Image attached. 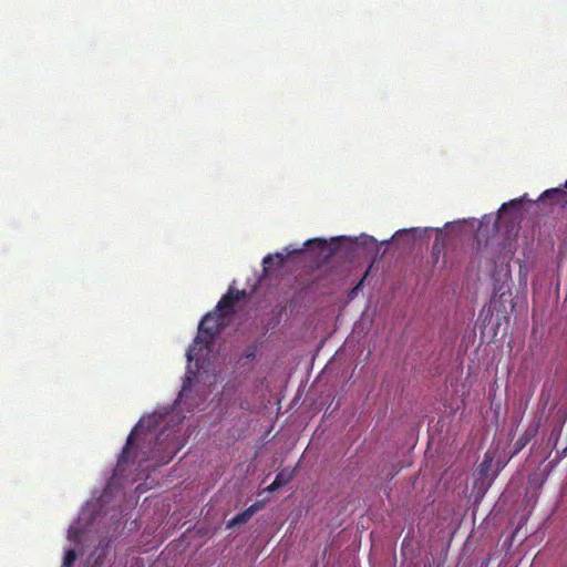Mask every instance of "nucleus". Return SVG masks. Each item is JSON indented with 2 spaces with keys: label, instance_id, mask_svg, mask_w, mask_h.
<instances>
[{
  "label": "nucleus",
  "instance_id": "1",
  "mask_svg": "<svg viewBox=\"0 0 567 567\" xmlns=\"http://www.w3.org/2000/svg\"><path fill=\"white\" fill-rule=\"evenodd\" d=\"M145 420H141L127 436L126 444L120 454L117 465L137 462L140 466L153 461L155 466L167 464L181 450L178 441V423L155 433L150 427L144 429Z\"/></svg>",
  "mask_w": 567,
  "mask_h": 567
},
{
  "label": "nucleus",
  "instance_id": "2",
  "mask_svg": "<svg viewBox=\"0 0 567 567\" xmlns=\"http://www.w3.org/2000/svg\"><path fill=\"white\" fill-rule=\"evenodd\" d=\"M225 324L226 321L221 316L216 312L207 313L200 320L198 324V333L187 350V360L193 361L198 355L197 350L202 351L203 348H208L214 342L216 336L225 328Z\"/></svg>",
  "mask_w": 567,
  "mask_h": 567
},
{
  "label": "nucleus",
  "instance_id": "3",
  "mask_svg": "<svg viewBox=\"0 0 567 567\" xmlns=\"http://www.w3.org/2000/svg\"><path fill=\"white\" fill-rule=\"evenodd\" d=\"M327 241L324 239H321V238H312V239H308L305 244H303V248H300V249H293V250H289L288 248H286V251H287V255H284L282 252H276L275 255H267L264 260H262V266H264V271L267 274L268 271H270L271 269V265L274 262H276V266L278 268L282 267L286 259H287V256L289 255H292V254H301L305 248H308V249H311V248H317L319 249L320 251H323L327 249Z\"/></svg>",
  "mask_w": 567,
  "mask_h": 567
},
{
  "label": "nucleus",
  "instance_id": "4",
  "mask_svg": "<svg viewBox=\"0 0 567 567\" xmlns=\"http://www.w3.org/2000/svg\"><path fill=\"white\" fill-rule=\"evenodd\" d=\"M247 297L246 290H238L229 287L227 293H225L216 306V313L221 316L223 319L231 317L235 312V305L239 300H243Z\"/></svg>",
  "mask_w": 567,
  "mask_h": 567
},
{
  "label": "nucleus",
  "instance_id": "5",
  "mask_svg": "<svg viewBox=\"0 0 567 567\" xmlns=\"http://www.w3.org/2000/svg\"><path fill=\"white\" fill-rule=\"evenodd\" d=\"M295 471L289 468H282L276 475L275 481L266 488V491L272 493L292 481Z\"/></svg>",
  "mask_w": 567,
  "mask_h": 567
},
{
  "label": "nucleus",
  "instance_id": "6",
  "mask_svg": "<svg viewBox=\"0 0 567 567\" xmlns=\"http://www.w3.org/2000/svg\"><path fill=\"white\" fill-rule=\"evenodd\" d=\"M539 199L540 200L550 199L551 203L560 204L561 206L565 207L567 205V193L565 189H563L560 187L550 188V189L545 190L542 194Z\"/></svg>",
  "mask_w": 567,
  "mask_h": 567
},
{
  "label": "nucleus",
  "instance_id": "7",
  "mask_svg": "<svg viewBox=\"0 0 567 567\" xmlns=\"http://www.w3.org/2000/svg\"><path fill=\"white\" fill-rule=\"evenodd\" d=\"M257 509H258L257 504H252L251 506H249L241 513H238L237 515H235L228 522V527H234V526H239V525L246 524L254 516V514L257 512Z\"/></svg>",
  "mask_w": 567,
  "mask_h": 567
},
{
  "label": "nucleus",
  "instance_id": "8",
  "mask_svg": "<svg viewBox=\"0 0 567 567\" xmlns=\"http://www.w3.org/2000/svg\"><path fill=\"white\" fill-rule=\"evenodd\" d=\"M110 544L109 542H100L99 546L95 548L94 555L96 558L94 560V566H101L103 564V559L109 553Z\"/></svg>",
  "mask_w": 567,
  "mask_h": 567
},
{
  "label": "nucleus",
  "instance_id": "9",
  "mask_svg": "<svg viewBox=\"0 0 567 567\" xmlns=\"http://www.w3.org/2000/svg\"><path fill=\"white\" fill-rule=\"evenodd\" d=\"M526 200V195L519 197V198H515V199H512L507 203H504L501 208H499V212L501 213H505L508 208H514V209H522L523 207V203Z\"/></svg>",
  "mask_w": 567,
  "mask_h": 567
},
{
  "label": "nucleus",
  "instance_id": "10",
  "mask_svg": "<svg viewBox=\"0 0 567 567\" xmlns=\"http://www.w3.org/2000/svg\"><path fill=\"white\" fill-rule=\"evenodd\" d=\"M445 254V245L439 237L435 238L432 246V257L435 262L439 261V258Z\"/></svg>",
  "mask_w": 567,
  "mask_h": 567
},
{
  "label": "nucleus",
  "instance_id": "11",
  "mask_svg": "<svg viewBox=\"0 0 567 567\" xmlns=\"http://www.w3.org/2000/svg\"><path fill=\"white\" fill-rule=\"evenodd\" d=\"M76 559V553L74 549H69L65 551L63 566L62 567H72Z\"/></svg>",
  "mask_w": 567,
  "mask_h": 567
},
{
  "label": "nucleus",
  "instance_id": "12",
  "mask_svg": "<svg viewBox=\"0 0 567 567\" xmlns=\"http://www.w3.org/2000/svg\"><path fill=\"white\" fill-rule=\"evenodd\" d=\"M363 279L351 290V295H355L357 291L362 287Z\"/></svg>",
  "mask_w": 567,
  "mask_h": 567
},
{
  "label": "nucleus",
  "instance_id": "13",
  "mask_svg": "<svg viewBox=\"0 0 567 567\" xmlns=\"http://www.w3.org/2000/svg\"><path fill=\"white\" fill-rule=\"evenodd\" d=\"M564 186H565V188L567 189V181L565 182V185H564Z\"/></svg>",
  "mask_w": 567,
  "mask_h": 567
}]
</instances>
